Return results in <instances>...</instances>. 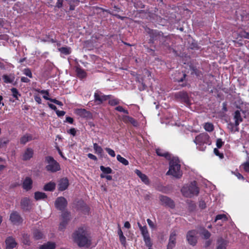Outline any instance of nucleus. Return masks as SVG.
<instances>
[{
  "label": "nucleus",
  "mask_w": 249,
  "mask_h": 249,
  "mask_svg": "<svg viewBox=\"0 0 249 249\" xmlns=\"http://www.w3.org/2000/svg\"><path fill=\"white\" fill-rule=\"evenodd\" d=\"M73 238L79 246L85 247L90 245V241L87 236V232L83 227L79 228L73 233Z\"/></svg>",
  "instance_id": "nucleus-1"
},
{
  "label": "nucleus",
  "mask_w": 249,
  "mask_h": 249,
  "mask_svg": "<svg viewBox=\"0 0 249 249\" xmlns=\"http://www.w3.org/2000/svg\"><path fill=\"white\" fill-rule=\"evenodd\" d=\"M196 181H193L190 184L184 185L181 189L182 195L186 197H192L194 196H197L199 189L197 186Z\"/></svg>",
  "instance_id": "nucleus-2"
},
{
  "label": "nucleus",
  "mask_w": 249,
  "mask_h": 249,
  "mask_svg": "<svg viewBox=\"0 0 249 249\" xmlns=\"http://www.w3.org/2000/svg\"><path fill=\"white\" fill-rule=\"evenodd\" d=\"M178 160H172L169 162V169L166 175H172L176 178H180L182 176L180 170V165Z\"/></svg>",
  "instance_id": "nucleus-3"
},
{
  "label": "nucleus",
  "mask_w": 249,
  "mask_h": 249,
  "mask_svg": "<svg viewBox=\"0 0 249 249\" xmlns=\"http://www.w3.org/2000/svg\"><path fill=\"white\" fill-rule=\"evenodd\" d=\"M194 142L198 145L199 149L204 150L203 146L204 144L210 145L211 141L209 135L206 132L202 133L196 136Z\"/></svg>",
  "instance_id": "nucleus-4"
},
{
  "label": "nucleus",
  "mask_w": 249,
  "mask_h": 249,
  "mask_svg": "<svg viewBox=\"0 0 249 249\" xmlns=\"http://www.w3.org/2000/svg\"><path fill=\"white\" fill-rule=\"evenodd\" d=\"M45 162L47 164L45 167L46 170L51 173H55L60 170L59 163L52 156H46L45 158Z\"/></svg>",
  "instance_id": "nucleus-5"
},
{
  "label": "nucleus",
  "mask_w": 249,
  "mask_h": 249,
  "mask_svg": "<svg viewBox=\"0 0 249 249\" xmlns=\"http://www.w3.org/2000/svg\"><path fill=\"white\" fill-rule=\"evenodd\" d=\"M150 36L149 43L154 44L156 41H162L164 38L163 33L156 30H150L148 32Z\"/></svg>",
  "instance_id": "nucleus-6"
},
{
  "label": "nucleus",
  "mask_w": 249,
  "mask_h": 249,
  "mask_svg": "<svg viewBox=\"0 0 249 249\" xmlns=\"http://www.w3.org/2000/svg\"><path fill=\"white\" fill-rule=\"evenodd\" d=\"M9 220L14 225H19L23 223V219L18 212L13 211L10 214Z\"/></svg>",
  "instance_id": "nucleus-7"
},
{
  "label": "nucleus",
  "mask_w": 249,
  "mask_h": 249,
  "mask_svg": "<svg viewBox=\"0 0 249 249\" xmlns=\"http://www.w3.org/2000/svg\"><path fill=\"white\" fill-rule=\"evenodd\" d=\"M233 118L235 120L234 124L230 123L229 124V125L231 126V131H233V127L235 126V129L234 130L235 131H239V128L238 125L239 124L243 121V118L241 117L240 111L238 110H236L234 113Z\"/></svg>",
  "instance_id": "nucleus-8"
},
{
  "label": "nucleus",
  "mask_w": 249,
  "mask_h": 249,
  "mask_svg": "<svg viewBox=\"0 0 249 249\" xmlns=\"http://www.w3.org/2000/svg\"><path fill=\"white\" fill-rule=\"evenodd\" d=\"M111 95H106L99 90H96L94 94V101L97 105H101L104 101L110 99Z\"/></svg>",
  "instance_id": "nucleus-9"
},
{
  "label": "nucleus",
  "mask_w": 249,
  "mask_h": 249,
  "mask_svg": "<svg viewBox=\"0 0 249 249\" xmlns=\"http://www.w3.org/2000/svg\"><path fill=\"white\" fill-rule=\"evenodd\" d=\"M141 234L142 236L143 241L144 242L146 246H150L151 245H153L149 233L148 232L146 226H143L140 230Z\"/></svg>",
  "instance_id": "nucleus-10"
},
{
  "label": "nucleus",
  "mask_w": 249,
  "mask_h": 249,
  "mask_svg": "<svg viewBox=\"0 0 249 249\" xmlns=\"http://www.w3.org/2000/svg\"><path fill=\"white\" fill-rule=\"evenodd\" d=\"M175 97L177 99L179 100L181 102L185 103L187 106L191 105V102L187 92L182 91L176 93Z\"/></svg>",
  "instance_id": "nucleus-11"
},
{
  "label": "nucleus",
  "mask_w": 249,
  "mask_h": 249,
  "mask_svg": "<svg viewBox=\"0 0 249 249\" xmlns=\"http://www.w3.org/2000/svg\"><path fill=\"white\" fill-rule=\"evenodd\" d=\"M54 205L57 210L63 211L67 206L68 202L65 197L60 196L56 199Z\"/></svg>",
  "instance_id": "nucleus-12"
},
{
  "label": "nucleus",
  "mask_w": 249,
  "mask_h": 249,
  "mask_svg": "<svg viewBox=\"0 0 249 249\" xmlns=\"http://www.w3.org/2000/svg\"><path fill=\"white\" fill-rule=\"evenodd\" d=\"M159 199L162 205L171 209H174L175 207L174 201L167 196L161 195L159 197Z\"/></svg>",
  "instance_id": "nucleus-13"
},
{
  "label": "nucleus",
  "mask_w": 249,
  "mask_h": 249,
  "mask_svg": "<svg viewBox=\"0 0 249 249\" xmlns=\"http://www.w3.org/2000/svg\"><path fill=\"white\" fill-rule=\"evenodd\" d=\"M197 231L196 230H191L188 231L186 238L189 243L191 245L195 246L197 243L196 235Z\"/></svg>",
  "instance_id": "nucleus-14"
},
{
  "label": "nucleus",
  "mask_w": 249,
  "mask_h": 249,
  "mask_svg": "<svg viewBox=\"0 0 249 249\" xmlns=\"http://www.w3.org/2000/svg\"><path fill=\"white\" fill-rule=\"evenodd\" d=\"M75 113L80 117L86 119H90L92 117V113L84 108H77Z\"/></svg>",
  "instance_id": "nucleus-15"
},
{
  "label": "nucleus",
  "mask_w": 249,
  "mask_h": 249,
  "mask_svg": "<svg viewBox=\"0 0 249 249\" xmlns=\"http://www.w3.org/2000/svg\"><path fill=\"white\" fill-rule=\"evenodd\" d=\"M176 232L172 231L169 237V242L167 246V249H172L176 245Z\"/></svg>",
  "instance_id": "nucleus-16"
},
{
  "label": "nucleus",
  "mask_w": 249,
  "mask_h": 249,
  "mask_svg": "<svg viewBox=\"0 0 249 249\" xmlns=\"http://www.w3.org/2000/svg\"><path fill=\"white\" fill-rule=\"evenodd\" d=\"M69 185V180L67 178H61L58 184V189L60 191H63L66 190Z\"/></svg>",
  "instance_id": "nucleus-17"
},
{
  "label": "nucleus",
  "mask_w": 249,
  "mask_h": 249,
  "mask_svg": "<svg viewBox=\"0 0 249 249\" xmlns=\"http://www.w3.org/2000/svg\"><path fill=\"white\" fill-rule=\"evenodd\" d=\"M5 244L7 249H13L17 246V243L13 237L9 236L5 240Z\"/></svg>",
  "instance_id": "nucleus-18"
},
{
  "label": "nucleus",
  "mask_w": 249,
  "mask_h": 249,
  "mask_svg": "<svg viewBox=\"0 0 249 249\" xmlns=\"http://www.w3.org/2000/svg\"><path fill=\"white\" fill-rule=\"evenodd\" d=\"M33 180L30 177H26L22 183L23 189L28 191L32 188Z\"/></svg>",
  "instance_id": "nucleus-19"
},
{
  "label": "nucleus",
  "mask_w": 249,
  "mask_h": 249,
  "mask_svg": "<svg viewBox=\"0 0 249 249\" xmlns=\"http://www.w3.org/2000/svg\"><path fill=\"white\" fill-rule=\"evenodd\" d=\"M20 205L23 211H29L31 208L30 206V199L27 197H24L21 200Z\"/></svg>",
  "instance_id": "nucleus-20"
},
{
  "label": "nucleus",
  "mask_w": 249,
  "mask_h": 249,
  "mask_svg": "<svg viewBox=\"0 0 249 249\" xmlns=\"http://www.w3.org/2000/svg\"><path fill=\"white\" fill-rule=\"evenodd\" d=\"M122 120L124 123H130L132 124L134 126L136 127L138 125V123L137 121V120H135L134 118H132V117L127 115H124L123 116Z\"/></svg>",
  "instance_id": "nucleus-21"
},
{
  "label": "nucleus",
  "mask_w": 249,
  "mask_h": 249,
  "mask_svg": "<svg viewBox=\"0 0 249 249\" xmlns=\"http://www.w3.org/2000/svg\"><path fill=\"white\" fill-rule=\"evenodd\" d=\"M34 151L31 148H27L22 155V160H30L33 156Z\"/></svg>",
  "instance_id": "nucleus-22"
},
{
  "label": "nucleus",
  "mask_w": 249,
  "mask_h": 249,
  "mask_svg": "<svg viewBox=\"0 0 249 249\" xmlns=\"http://www.w3.org/2000/svg\"><path fill=\"white\" fill-rule=\"evenodd\" d=\"M135 173L141 178L142 181L146 185H148L150 183L149 180L147 176L142 173L139 170L136 169Z\"/></svg>",
  "instance_id": "nucleus-23"
},
{
  "label": "nucleus",
  "mask_w": 249,
  "mask_h": 249,
  "mask_svg": "<svg viewBox=\"0 0 249 249\" xmlns=\"http://www.w3.org/2000/svg\"><path fill=\"white\" fill-rule=\"evenodd\" d=\"M156 154L158 156L163 157L166 158L167 160H170L171 159V155L167 152L164 151L163 149L160 148H157L156 150Z\"/></svg>",
  "instance_id": "nucleus-24"
},
{
  "label": "nucleus",
  "mask_w": 249,
  "mask_h": 249,
  "mask_svg": "<svg viewBox=\"0 0 249 249\" xmlns=\"http://www.w3.org/2000/svg\"><path fill=\"white\" fill-rule=\"evenodd\" d=\"M56 184L54 182H49L46 183L43 187L45 191H53L55 189Z\"/></svg>",
  "instance_id": "nucleus-25"
},
{
  "label": "nucleus",
  "mask_w": 249,
  "mask_h": 249,
  "mask_svg": "<svg viewBox=\"0 0 249 249\" xmlns=\"http://www.w3.org/2000/svg\"><path fill=\"white\" fill-rule=\"evenodd\" d=\"M75 71L77 73V76L79 78L83 79L86 78L87 76L86 72L85 71L84 69H82L80 67H77L76 68Z\"/></svg>",
  "instance_id": "nucleus-26"
},
{
  "label": "nucleus",
  "mask_w": 249,
  "mask_h": 249,
  "mask_svg": "<svg viewBox=\"0 0 249 249\" xmlns=\"http://www.w3.org/2000/svg\"><path fill=\"white\" fill-rule=\"evenodd\" d=\"M93 149L95 153L102 157L104 155V151L101 146H99L97 143H93Z\"/></svg>",
  "instance_id": "nucleus-27"
},
{
  "label": "nucleus",
  "mask_w": 249,
  "mask_h": 249,
  "mask_svg": "<svg viewBox=\"0 0 249 249\" xmlns=\"http://www.w3.org/2000/svg\"><path fill=\"white\" fill-rule=\"evenodd\" d=\"M80 209L85 214H89V208L83 201L80 202Z\"/></svg>",
  "instance_id": "nucleus-28"
},
{
  "label": "nucleus",
  "mask_w": 249,
  "mask_h": 249,
  "mask_svg": "<svg viewBox=\"0 0 249 249\" xmlns=\"http://www.w3.org/2000/svg\"><path fill=\"white\" fill-rule=\"evenodd\" d=\"M47 197V196L45 193L41 192H36L35 193V199L36 200L44 199Z\"/></svg>",
  "instance_id": "nucleus-29"
},
{
  "label": "nucleus",
  "mask_w": 249,
  "mask_h": 249,
  "mask_svg": "<svg viewBox=\"0 0 249 249\" xmlns=\"http://www.w3.org/2000/svg\"><path fill=\"white\" fill-rule=\"evenodd\" d=\"M32 139V136L31 134H26L20 138V142L22 144H25L26 143L29 141H31Z\"/></svg>",
  "instance_id": "nucleus-30"
},
{
  "label": "nucleus",
  "mask_w": 249,
  "mask_h": 249,
  "mask_svg": "<svg viewBox=\"0 0 249 249\" xmlns=\"http://www.w3.org/2000/svg\"><path fill=\"white\" fill-rule=\"evenodd\" d=\"M163 37L165 38H164L162 41H159L160 44L166 47H169L170 42L171 41L170 37L169 36H164L163 35Z\"/></svg>",
  "instance_id": "nucleus-31"
},
{
  "label": "nucleus",
  "mask_w": 249,
  "mask_h": 249,
  "mask_svg": "<svg viewBox=\"0 0 249 249\" xmlns=\"http://www.w3.org/2000/svg\"><path fill=\"white\" fill-rule=\"evenodd\" d=\"M33 236L35 240H38L42 239L43 238L44 234L41 231L38 230H36L33 232Z\"/></svg>",
  "instance_id": "nucleus-32"
},
{
  "label": "nucleus",
  "mask_w": 249,
  "mask_h": 249,
  "mask_svg": "<svg viewBox=\"0 0 249 249\" xmlns=\"http://www.w3.org/2000/svg\"><path fill=\"white\" fill-rule=\"evenodd\" d=\"M55 244L48 242L47 244L41 245L39 249H54Z\"/></svg>",
  "instance_id": "nucleus-33"
},
{
  "label": "nucleus",
  "mask_w": 249,
  "mask_h": 249,
  "mask_svg": "<svg viewBox=\"0 0 249 249\" xmlns=\"http://www.w3.org/2000/svg\"><path fill=\"white\" fill-rule=\"evenodd\" d=\"M71 219V213L68 211H62L61 220L69 221Z\"/></svg>",
  "instance_id": "nucleus-34"
},
{
  "label": "nucleus",
  "mask_w": 249,
  "mask_h": 249,
  "mask_svg": "<svg viewBox=\"0 0 249 249\" xmlns=\"http://www.w3.org/2000/svg\"><path fill=\"white\" fill-rule=\"evenodd\" d=\"M59 51L65 55H69L71 53V49L69 47H62L58 49Z\"/></svg>",
  "instance_id": "nucleus-35"
},
{
  "label": "nucleus",
  "mask_w": 249,
  "mask_h": 249,
  "mask_svg": "<svg viewBox=\"0 0 249 249\" xmlns=\"http://www.w3.org/2000/svg\"><path fill=\"white\" fill-rule=\"evenodd\" d=\"M192 74H194L198 79H201L203 78V73L196 68H194L192 69Z\"/></svg>",
  "instance_id": "nucleus-36"
},
{
  "label": "nucleus",
  "mask_w": 249,
  "mask_h": 249,
  "mask_svg": "<svg viewBox=\"0 0 249 249\" xmlns=\"http://www.w3.org/2000/svg\"><path fill=\"white\" fill-rule=\"evenodd\" d=\"M100 169L101 171L102 172V174H109L112 173V170L109 167H105L103 165H101L100 167Z\"/></svg>",
  "instance_id": "nucleus-37"
},
{
  "label": "nucleus",
  "mask_w": 249,
  "mask_h": 249,
  "mask_svg": "<svg viewBox=\"0 0 249 249\" xmlns=\"http://www.w3.org/2000/svg\"><path fill=\"white\" fill-rule=\"evenodd\" d=\"M204 128L206 131L211 132L214 130V126L212 123H206L204 125Z\"/></svg>",
  "instance_id": "nucleus-38"
},
{
  "label": "nucleus",
  "mask_w": 249,
  "mask_h": 249,
  "mask_svg": "<svg viewBox=\"0 0 249 249\" xmlns=\"http://www.w3.org/2000/svg\"><path fill=\"white\" fill-rule=\"evenodd\" d=\"M218 246L216 249H226V242L223 239H221L218 241Z\"/></svg>",
  "instance_id": "nucleus-39"
},
{
  "label": "nucleus",
  "mask_w": 249,
  "mask_h": 249,
  "mask_svg": "<svg viewBox=\"0 0 249 249\" xmlns=\"http://www.w3.org/2000/svg\"><path fill=\"white\" fill-rule=\"evenodd\" d=\"M22 242L24 244L30 245L31 242L30 240V235L26 233H24L22 235Z\"/></svg>",
  "instance_id": "nucleus-40"
},
{
  "label": "nucleus",
  "mask_w": 249,
  "mask_h": 249,
  "mask_svg": "<svg viewBox=\"0 0 249 249\" xmlns=\"http://www.w3.org/2000/svg\"><path fill=\"white\" fill-rule=\"evenodd\" d=\"M219 220H222L223 221H228V218L227 215L225 214H219L215 216L214 222Z\"/></svg>",
  "instance_id": "nucleus-41"
},
{
  "label": "nucleus",
  "mask_w": 249,
  "mask_h": 249,
  "mask_svg": "<svg viewBox=\"0 0 249 249\" xmlns=\"http://www.w3.org/2000/svg\"><path fill=\"white\" fill-rule=\"evenodd\" d=\"M117 160L124 165H127L129 164L128 161L125 158L122 157L120 155H117Z\"/></svg>",
  "instance_id": "nucleus-42"
},
{
  "label": "nucleus",
  "mask_w": 249,
  "mask_h": 249,
  "mask_svg": "<svg viewBox=\"0 0 249 249\" xmlns=\"http://www.w3.org/2000/svg\"><path fill=\"white\" fill-rule=\"evenodd\" d=\"M13 96L16 99L18 100V97L21 96L18 90L15 88H12L11 89Z\"/></svg>",
  "instance_id": "nucleus-43"
},
{
  "label": "nucleus",
  "mask_w": 249,
  "mask_h": 249,
  "mask_svg": "<svg viewBox=\"0 0 249 249\" xmlns=\"http://www.w3.org/2000/svg\"><path fill=\"white\" fill-rule=\"evenodd\" d=\"M240 167L242 168L245 172L249 173V158L247 161L241 165Z\"/></svg>",
  "instance_id": "nucleus-44"
},
{
  "label": "nucleus",
  "mask_w": 249,
  "mask_h": 249,
  "mask_svg": "<svg viewBox=\"0 0 249 249\" xmlns=\"http://www.w3.org/2000/svg\"><path fill=\"white\" fill-rule=\"evenodd\" d=\"M134 6L136 9H143L145 7V5L140 0L136 1L134 3Z\"/></svg>",
  "instance_id": "nucleus-45"
},
{
  "label": "nucleus",
  "mask_w": 249,
  "mask_h": 249,
  "mask_svg": "<svg viewBox=\"0 0 249 249\" xmlns=\"http://www.w3.org/2000/svg\"><path fill=\"white\" fill-rule=\"evenodd\" d=\"M201 234L203 236L205 239H209L211 236V233L206 229H204L202 231Z\"/></svg>",
  "instance_id": "nucleus-46"
},
{
  "label": "nucleus",
  "mask_w": 249,
  "mask_h": 249,
  "mask_svg": "<svg viewBox=\"0 0 249 249\" xmlns=\"http://www.w3.org/2000/svg\"><path fill=\"white\" fill-rule=\"evenodd\" d=\"M23 73L30 78L33 77V75L31 70L29 68H25L23 70Z\"/></svg>",
  "instance_id": "nucleus-47"
},
{
  "label": "nucleus",
  "mask_w": 249,
  "mask_h": 249,
  "mask_svg": "<svg viewBox=\"0 0 249 249\" xmlns=\"http://www.w3.org/2000/svg\"><path fill=\"white\" fill-rule=\"evenodd\" d=\"M119 103V100L117 98L110 99L108 101V104L111 106H116Z\"/></svg>",
  "instance_id": "nucleus-48"
},
{
  "label": "nucleus",
  "mask_w": 249,
  "mask_h": 249,
  "mask_svg": "<svg viewBox=\"0 0 249 249\" xmlns=\"http://www.w3.org/2000/svg\"><path fill=\"white\" fill-rule=\"evenodd\" d=\"M68 221L61 220L59 224V229L61 231L64 230L68 225Z\"/></svg>",
  "instance_id": "nucleus-49"
},
{
  "label": "nucleus",
  "mask_w": 249,
  "mask_h": 249,
  "mask_svg": "<svg viewBox=\"0 0 249 249\" xmlns=\"http://www.w3.org/2000/svg\"><path fill=\"white\" fill-rule=\"evenodd\" d=\"M115 109L118 111L124 112L125 114H128L129 113L127 110L124 109L122 106H117L115 107Z\"/></svg>",
  "instance_id": "nucleus-50"
},
{
  "label": "nucleus",
  "mask_w": 249,
  "mask_h": 249,
  "mask_svg": "<svg viewBox=\"0 0 249 249\" xmlns=\"http://www.w3.org/2000/svg\"><path fill=\"white\" fill-rule=\"evenodd\" d=\"M105 150L107 152V153L112 157H114L115 156V153L114 151L111 149L110 148L106 147L105 148Z\"/></svg>",
  "instance_id": "nucleus-51"
},
{
  "label": "nucleus",
  "mask_w": 249,
  "mask_h": 249,
  "mask_svg": "<svg viewBox=\"0 0 249 249\" xmlns=\"http://www.w3.org/2000/svg\"><path fill=\"white\" fill-rule=\"evenodd\" d=\"M224 142L222 141V139L220 138L217 139L216 140V145L218 148H220L224 144Z\"/></svg>",
  "instance_id": "nucleus-52"
},
{
  "label": "nucleus",
  "mask_w": 249,
  "mask_h": 249,
  "mask_svg": "<svg viewBox=\"0 0 249 249\" xmlns=\"http://www.w3.org/2000/svg\"><path fill=\"white\" fill-rule=\"evenodd\" d=\"M119 240L120 241L122 245L123 246L125 247L126 245V238L123 235L120 237H119Z\"/></svg>",
  "instance_id": "nucleus-53"
},
{
  "label": "nucleus",
  "mask_w": 249,
  "mask_h": 249,
  "mask_svg": "<svg viewBox=\"0 0 249 249\" xmlns=\"http://www.w3.org/2000/svg\"><path fill=\"white\" fill-rule=\"evenodd\" d=\"M213 152L215 155L218 156L220 159H223L224 158L223 154L220 153V152L217 148H214L213 150Z\"/></svg>",
  "instance_id": "nucleus-54"
},
{
  "label": "nucleus",
  "mask_w": 249,
  "mask_h": 249,
  "mask_svg": "<svg viewBox=\"0 0 249 249\" xmlns=\"http://www.w3.org/2000/svg\"><path fill=\"white\" fill-rule=\"evenodd\" d=\"M3 79L4 80V82L6 83H10L12 82V80L7 75H4L3 76Z\"/></svg>",
  "instance_id": "nucleus-55"
},
{
  "label": "nucleus",
  "mask_w": 249,
  "mask_h": 249,
  "mask_svg": "<svg viewBox=\"0 0 249 249\" xmlns=\"http://www.w3.org/2000/svg\"><path fill=\"white\" fill-rule=\"evenodd\" d=\"M199 206L201 209H204L206 207V204L204 200H201L199 202Z\"/></svg>",
  "instance_id": "nucleus-56"
},
{
  "label": "nucleus",
  "mask_w": 249,
  "mask_h": 249,
  "mask_svg": "<svg viewBox=\"0 0 249 249\" xmlns=\"http://www.w3.org/2000/svg\"><path fill=\"white\" fill-rule=\"evenodd\" d=\"M100 177L101 178H106L108 180H111L112 179V177L110 175H105L103 174H101Z\"/></svg>",
  "instance_id": "nucleus-57"
},
{
  "label": "nucleus",
  "mask_w": 249,
  "mask_h": 249,
  "mask_svg": "<svg viewBox=\"0 0 249 249\" xmlns=\"http://www.w3.org/2000/svg\"><path fill=\"white\" fill-rule=\"evenodd\" d=\"M56 113L58 117H62V116H63L65 113H66V112L63 111V110H57L56 111Z\"/></svg>",
  "instance_id": "nucleus-58"
},
{
  "label": "nucleus",
  "mask_w": 249,
  "mask_h": 249,
  "mask_svg": "<svg viewBox=\"0 0 249 249\" xmlns=\"http://www.w3.org/2000/svg\"><path fill=\"white\" fill-rule=\"evenodd\" d=\"M8 142V140H4L3 139H0V147H2L4 146L5 144L7 143Z\"/></svg>",
  "instance_id": "nucleus-59"
},
{
  "label": "nucleus",
  "mask_w": 249,
  "mask_h": 249,
  "mask_svg": "<svg viewBox=\"0 0 249 249\" xmlns=\"http://www.w3.org/2000/svg\"><path fill=\"white\" fill-rule=\"evenodd\" d=\"M147 222L150 228H151L152 229L155 228V225H154V223L151 219H150L149 218L147 219Z\"/></svg>",
  "instance_id": "nucleus-60"
},
{
  "label": "nucleus",
  "mask_w": 249,
  "mask_h": 249,
  "mask_svg": "<svg viewBox=\"0 0 249 249\" xmlns=\"http://www.w3.org/2000/svg\"><path fill=\"white\" fill-rule=\"evenodd\" d=\"M63 0H57L55 6L58 8H61L63 6Z\"/></svg>",
  "instance_id": "nucleus-61"
},
{
  "label": "nucleus",
  "mask_w": 249,
  "mask_h": 249,
  "mask_svg": "<svg viewBox=\"0 0 249 249\" xmlns=\"http://www.w3.org/2000/svg\"><path fill=\"white\" fill-rule=\"evenodd\" d=\"M241 36L244 38L249 39V33L246 32V31H244L241 33Z\"/></svg>",
  "instance_id": "nucleus-62"
},
{
  "label": "nucleus",
  "mask_w": 249,
  "mask_h": 249,
  "mask_svg": "<svg viewBox=\"0 0 249 249\" xmlns=\"http://www.w3.org/2000/svg\"><path fill=\"white\" fill-rule=\"evenodd\" d=\"M88 157L89 158L94 160V161H97V157L94 155L93 154H91V153H89L88 155H87Z\"/></svg>",
  "instance_id": "nucleus-63"
},
{
  "label": "nucleus",
  "mask_w": 249,
  "mask_h": 249,
  "mask_svg": "<svg viewBox=\"0 0 249 249\" xmlns=\"http://www.w3.org/2000/svg\"><path fill=\"white\" fill-rule=\"evenodd\" d=\"M68 132L71 134L72 136H74L76 135V131L74 128H71L68 131Z\"/></svg>",
  "instance_id": "nucleus-64"
}]
</instances>
